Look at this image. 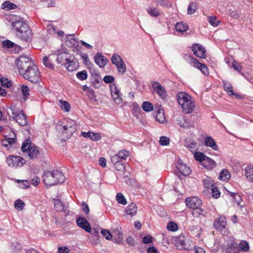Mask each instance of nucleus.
Returning a JSON list of instances; mask_svg holds the SVG:
<instances>
[{"label": "nucleus", "instance_id": "nucleus-1", "mask_svg": "<svg viewBox=\"0 0 253 253\" xmlns=\"http://www.w3.org/2000/svg\"><path fill=\"white\" fill-rule=\"evenodd\" d=\"M65 176L61 172L57 170L46 171L42 176L44 183L46 186H53L62 183L65 180Z\"/></svg>", "mask_w": 253, "mask_h": 253}, {"label": "nucleus", "instance_id": "nucleus-2", "mask_svg": "<svg viewBox=\"0 0 253 253\" xmlns=\"http://www.w3.org/2000/svg\"><path fill=\"white\" fill-rule=\"evenodd\" d=\"M192 99V97L185 92H179L177 95L178 103L185 114H189L194 110L195 104Z\"/></svg>", "mask_w": 253, "mask_h": 253}, {"label": "nucleus", "instance_id": "nucleus-3", "mask_svg": "<svg viewBox=\"0 0 253 253\" xmlns=\"http://www.w3.org/2000/svg\"><path fill=\"white\" fill-rule=\"evenodd\" d=\"M35 64L31 58L26 55H21L15 61V65L21 75L25 71Z\"/></svg>", "mask_w": 253, "mask_h": 253}, {"label": "nucleus", "instance_id": "nucleus-4", "mask_svg": "<svg viewBox=\"0 0 253 253\" xmlns=\"http://www.w3.org/2000/svg\"><path fill=\"white\" fill-rule=\"evenodd\" d=\"M21 75L22 76L25 80L31 83H37L40 80L41 73L39 71L38 66L36 64H34Z\"/></svg>", "mask_w": 253, "mask_h": 253}, {"label": "nucleus", "instance_id": "nucleus-5", "mask_svg": "<svg viewBox=\"0 0 253 253\" xmlns=\"http://www.w3.org/2000/svg\"><path fill=\"white\" fill-rule=\"evenodd\" d=\"M55 54L57 55L56 62L58 64L65 65L73 58V55L68 52L67 49H58Z\"/></svg>", "mask_w": 253, "mask_h": 253}, {"label": "nucleus", "instance_id": "nucleus-6", "mask_svg": "<svg viewBox=\"0 0 253 253\" xmlns=\"http://www.w3.org/2000/svg\"><path fill=\"white\" fill-rule=\"evenodd\" d=\"M10 22L12 26V29L15 33L23 29L24 26L26 27L28 24L25 20L22 17L16 15L12 16Z\"/></svg>", "mask_w": 253, "mask_h": 253}, {"label": "nucleus", "instance_id": "nucleus-7", "mask_svg": "<svg viewBox=\"0 0 253 253\" xmlns=\"http://www.w3.org/2000/svg\"><path fill=\"white\" fill-rule=\"evenodd\" d=\"M65 121L66 122V124L63 126L62 133H66L67 137H70L77 129L76 122L69 118L66 119Z\"/></svg>", "mask_w": 253, "mask_h": 253}, {"label": "nucleus", "instance_id": "nucleus-8", "mask_svg": "<svg viewBox=\"0 0 253 253\" xmlns=\"http://www.w3.org/2000/svg\"><path fill=\"white\" fill-rule=\"evenodd\" d=\"M16 33L17 36L21 40L27 42H31L32 40L33 33L31 29L28 25L26 27Z\"/></svg>", "mask_w": 253, "mask_h": 253}, {"label": "nucleus", "instance_id": "nucleus-9", "mask_svg": "<svg viewBox=\"0 0 253 253\" xmlns=\"http://www.w3.org/2000/svg\"><path fill=\"white\" fill-rule=\"evenodd\" d=\"M6 162L10 167L18 168L23 166L26 161L20 156L11 155L7 157Z\"/></svg>", "mask_w": 253, "mask_h": 253}, {"label": "nucleus", "instance_id": "nucleus-10", "mask_svg": "<svg viewBox=\"0 0 253 253\" xmlns=\"http://www.w3.org/2000/svg\"><path fill=\"white\" fill-rule=\"evenodd\" d=\"M214 227L217 230H220L221 233L225 235L227 233V229L226 228V219L225 216H220L218 220L213 222Z\"/></svg>", "mask_w": 253, "mask_h": 253}, {"label": "nucleus", "instance_id": "nucleus-11", "mask_svg": "<svg viewBox=\"0 0 253 253\" xmlns=\"http://www.w3.org/2000/svg\"><path fill=\"white\" fill-rule=\"evenodd\" d=\"M152 87L162 99H164L167 98L168 96L167 91L165 87L159 82L157 81L153 82L152 83Z\"/></svg>", "mask_w": 253, "mask_h": 253}, {"label": "nucleus", "instance_id": "nucleus-12", "mask_svg": "<svg viewBox=\"0 0 253 253\" xmlns=\"http://www.w3.org/2000/svg\"><path fill=\"white\" fill-rule=\"evenodd\" d=\"M186 206L190 209H195L200 208L202 206V201L197 197L187 198L185 200Z\"/></svg>", "mask_w": 253, "mask_h": 253}, {"label": "nucleus", "instance_id": "nucleus-13", "mask_svg": "<svg viewBox=\"0 0 253 253\" xmlns=\"http://www.w3.org/2000/svg\"><path fill=\"white\" fill-rule=\"evenodd\" d=\"M65 43L67 46L73 47L77 50H79V41L75 37L74 34L67 35L65 37Z\"/></svg>", "mask_w": 253, "mask_h": 253}, {"label": "nucleus", "instance_id": "nucleus-14", "mask_svg": "<svg viewBox=\"0 0 253 253\" xmlns=\"http://www.w3.org/2000/svg\"><path fill=\"white\" fill-rule=\"evenodd\" d=\"M110 90L112 97L114 99L115 102L118 104H121L123 102V99L121 97V92L117 88V85L115 84L111 85Z\"/></svg>", "mask_w": 253, "mask_h": 253}, {"label": "nucleus", "instance_id": "nucleus-15", "mask_svg": "<svg viewBox=\"0 0 253 253\" xmlns=\"http://www.w3.org/2000/svg\"><path fill=\"white\" fill-rule=\"evenodd\" d=\"M192 50L196 56L200 58H205L206 51L203 45L199 43H194L192 47Z\"/></svg>", "mask_w": 253, "mask_h": 253}, {"label": "nucleus", "instance_id": "nucleus-16", "mask_svg": "<svg viewBox=\"0 0 253 253\" xmlns=\"http://www.w3.org/2000/svg\"><path fill=\"white\" fill-rule=\"evenodd\" d=\"M12 114L14 119L20 126H24L27 124V116L22 111L13 112Z\"/></svg>", "mask_w": 253, "mask_h": 253}, {"label": "nucleus", "instance_id": "nucleus-17", "mask_svg": "<svg viewBox=\"0 0 253 253\" xmlns=\"http://www.w3.org/2000/svg\"><path fill=\"white\" fill-rule=\"evenodd\" d=\"M95 63L100 67L104 68L107 64V58L101 52H97L94 57Z\"/></svg>", "mask_w": 253, "mask_h": 253}, {"label": "nucleus", "instance_id": "nucleus-18", "mask_svg": "<svg viewBox=\"0 0 253 253\" xmlns=\"http://www.w3.org/2000/svg\"><path fill=\"white\" fill-rule=\"evenodd\" d=\"M176 167L179 172L184 176L189 175L191 172L190 168L183 163L181 160L178 161Z\"/></svg>", "mask_w": 253, "mask_h": 253}, {"label": "nucleus", "instance_id": "nucleus-19", "mask_svg": "<svg viewBox=\"0 0 253 253\" xmlns=\"http://www.w3.org/2000/svg\"><path fill=\"white\" fill-rule=\"evenodd\" d=\"M77 224L87 232H91V227L89 222L84 217H79L76 220Z\"/></svg>", "mask_w": 253, "mask_h": 253}, {"label": "nucleus", "instance_id": "nucleus-20", "mask_svg": "<svg viewBox=\"0 0 253 253\" xmlns=\"http://www.w3.org/2000/svg\"><path fill=\"white\" fill-rule=\"evenodd\" d=\"M137 208L135 204L131 203L125 209V214L132 217L137 213Z\"/></svg>", "mask_w": 253, "mask_h": 253}, {"label": "nucleus", "instance_id": "nucleus-21", "mask_svg": "<svg viewBox=\"0 0 253 253\" xmlns=\"http://www.w3.org/2000/svg\"><path fill=\"white\" fill-rule=\"evenodd\" d=\"M82 135L84 138H89L91 140L97 141L101 138L99 133L93 132L91 131L82 132Z\"/></svg>", "mask_w": 253, "mask_h": 253}, {"label": "nucleus", "instance_id": "nucleus-22", "mask_svg": "<svg viewBox=\"0 0 253 253\" xmlns=\"http://www.w3.org/2000/svg\"><path fill=\"white\" fill-rule=\"evenodd\" d=\"M66 69L70 72H72L76 70L78 66V63L77 60L76 59L75 56L73 55V58L67 63L66 65H65Z\"/></svg>", "mask_w": 253, "mask_h": 253}, {"label": "nucleus", "instance_id": "nucleus-23", "mask_svg": "<svg viewBox=\"0 0 253 253\" xmlns=\"http://www.w3.org/2000/svg\"><path fill=\"white\" fill-rule=\"evenodd\" d=\"M202 165L207 169H211L215 168L216 163L210 158L207 157L205 160L201 164Z\"/></svg>", "mask_w": 253, "mask_h": 253}, {"label": "nucleus", "instance_id": "nucleus-24", "mask_svg": "<svg viewBox=\"0 0 253 253\" xmlns=\"http://www.w3.org/2000/svg\"><path fill=\"white\" fill-rule=\"evenodd\" d=\"M204 143L206 146L210 147L214 150H217L218 149L215 141L210 136H208L205 138Z\"/></svg>", "mask_w": 253, "mask_h": 253}, {"label": "nucleus", "instance_id": "nucleus-25", "mask_svg": "<svg viewBox=\"0 0 253 253\" xmlns=\"http://www.w3.org/2000/svg\"><path fill=\"white\" fill-rule=\"evenodd\" d=\"M191 59L193 60L192 62H194L195 65L200 70V71L205 75H208L209 74L208 69L207 67L203 63L198 62L195 58L192 57Z\"/></svg>", "mask_w": 253, "mask_h": 253}, {"label": "nucleus", "instance_id": "nucleus-26", "mask_svg": "<svg viewBox=\"0 0 253 253\" xmlns=\"http://www.w3.org/2000/svg\"><path fill=\"white\" fill-rule=\"evenodd\" d=\"M16 142L15 137L13 138H7L1 141L2 145L5 147L7 150H9L12 145L15 144Z\"/></svg>", "mask_w": 253, "mask_h": 253}, {"label": "nucleus", "instance_id": "nucleus-27", "mask_svg": "<svg viewBox=\"0 0 253 253\" xmlns=\"http://www.w3.org/2000/svg\"><path fill=\"white\" fill-rule=\"evenodd\" d=\"M156 119V120L160 123H162L164 122L165 120V117L164 115V110L162 109L159 108L156 113L154 115Z\"/></svg>", "mask_w": 253, "mask_h": 253}, {"label": "nucleus", "instance_id": "nucleus-28", "mask_svg": "<svg viewBox=\"0 0 253 253\" xmlns=\"http://www.w3.org/2000/svg\"><path fill=\"white\" fill-rule=\"evenodd\" d=\"M28 156L31 159H34L37 158L40 154L38 147L35 145H33L31 148L29 150Z\"/></svg>", "mask_w": 253, "mask_h": 253}, {"label": "nucleus", "instance_id": "nucleus-29", "mask_svg": "<svg viewBox=\"0 0 253 253\" xmlns=\"http://www.w3.org/2000/svg\"><path fill=\"white\" fill-rule=\"evenodd\" d=\"M157 5L169 8L171 7V3L169 0H152Z\"/></svg>", "mask_w": 253, "mask_h": 253}, {"label": "nucleus", "instance_id": "nucleus-30", "mask_svg": "<svg viewBox=\"0 0 253 253\" xmlns=\"http://www.w3.org/2000/svg\"><path fill=\"white\" fill-rule=\"evenodd\" d=\"M245 175L248 180L253 182V166L250 165L246 168Z\"/></svg>", "mask_w": 253, "mask_h": 253}, {"label": "nucleus", "instance_id": "nucleus-31", "mask_svg": "<svg viewBox=\"0 0 253 253\" xmlns=\"http://www.w3.org/2000/svg\"><path fill=\"white\" fill-rule=\"evenodd\" d=\"M147 13L153 17H158L160 15V12L157 8L150 6L146 9Z\"/></svg>", "mask_w": 253, "mask_h": 253}, {"label": "nucleus", "instance_id": "nucleus-32", "mask_svg": "<svg viewBox=\"0 0 253 253\" xmlns=\"http://www.w3.org/2000/svg\"><path fill=\"white\" fill-rule=\"evenodd\" d=\"M222 85L227 94L229 95H231V94H234L231 84L230 82L223 80L222 81Z\"/></svg>", "mask_w": 253, "mask_h": 253}, {"label": "nucleus", "instance_id": "nucleus-33", "mask_svg": "<svg viewBox=\"0 0 253 253\" xmlns=\"http://www.w3.org/2000/svg\"><path fill=\"white\" fill-rule=\"evenodd\" d=\"M230 177L229 171L227 169H224L220 172L218 179L223 181H227Z\"/></svg>", "mask_w": 253, "mask_h": 253}, {"label": "nucleus", "instance_id": "nucleus-34", "mask_svg": "<svg viewBox=\"0 0 253 253\" xmlns=\"http://www.w3.org/2000/svg\"><path fill=\"white\" fill-rule=\"evenodd\" d=\"M193 211L192 212V215L195 217H199L202 216L205 217L207 212L204 210L198 208L197 209H193Z\"/></svg>", "mask_w": 253, "mask_h": 253}, {"label": "nucleus", "instance_id": "nucleus-35", "mask_svg": "<svg viewBox=\"0 0 253 253\" xmlns=\"http://www.w3.org/2000/svg\"><path fill=\"white\" fill-rule=\"evenodd\" d=\"M175 30L179 32H184L188 29L187 24H184L182 22H177L175 25Z\"/></svg>", "mask_w": 253, "mask_h": 253}, {"label": "nucleus", "instance_id": "nucleus-36", "mask_svg": "<svg viewBox=\"0 0 253 253\" xmlns=\"http://www.w3.org/2000/svg\"><path fill=\"white\" fill-rule=\"evenodd\" d=\"M32 146L31 140L30 139H26L22 143L21 150L23 152H28L29 150Z\"/></svg>", "mask_w": 253, "mask_h": 253}, {"label": "nucleus", "instance_id": "nucleus-37", "mask_svg": "<svg viewBox=\"0 0 253 253\" xmlns=\"http://www.w3.org/2000/svg\"><path fill=\"white\" fill-rule=\"evenodd\" d=\"M54 209L58 212L62 211L64 209V206L62 202L58 199H53Z\"/></svg>", "mask_w": 253, "mask_h": 253}, {"label": "nucleus", "instance_id": "nucleus-38", "mask_svg": "<svg viewBox=\"0 0 253 253\" xmlns=\"http://www.w3.org/2000/svg\"><path fill=\"white\" fill-rule=\"evenodd\" d=\"M17 5L9 1H5L1 5L2 9H6L7 10H12L15 9Z\"/></svg>", "mask_w": 253, "mask_h": 253}, {"label": "nucleus", "instance_id": "nucleus-39", "mask_svg": "<svg viewBox=\"0 0 253 253\" xmlns=\"http://www.w3.org/2000/svg\"><path fill=\"white\" fill-rule=\"evenodd\" d=\"M229 193L230 196L233 198L234 202L236 203L238 206L242 207L240 205V203L242 201V199L241 196L235 193L231 192L230 191H228Z\"/></svg>", "mask_w": 253, "mask_h": 253}, {"label": "nucleus", "instance_id": "nucleus-40", "mask_svg": "<svg viewBox=\"0 0 253 253\" xmlns=\"http://www.w3.org/2000/svg\"><path fill=\"white\" fill-rule=\"evenodd\" d=\"M115 66H116L117 71L120 74L123 75L126 72V65L124 61Z\"/></svg>", "mask_w": 253, "mask_h": 253}, {"label": "nucleus", "instance_id": "nucleus-41", "mask_svg": "<svg viewBox=\"0 0 253 253\" xmlns=\"http://www.w3.org/2000/svg\"><path fill=\"white\" fill-rule=\"evenodd\" d=\"M129 154L130 153L128 151L124 149L120 150L117 155L120 159V160H126L129 155Z\"/></svg>", "mask_w": 253, "mask_h": 253}, {"label": "nucleus", "instance_id": "nucleus-42", "mask_svg": "<svg viewBox=\"0 0 253 253\" xmlns=\"http://www.w3.org/2000/svg\"><path fill=\"white\" fill-rule=\"evenodd\" d=\"M113 64L116 65L123 61L122 57L117 53L114 54L111 59Z\"/></svg>", "mask_w": 253, "mask_h": 253}, {"label": "nucleus", "instance_id": "nucleus-43", "mask_svg": "<svg viewBox=\"0 0 253 253\" xmlns=\"http://www.w3.org/2000/svg\"><path fill=\"white\" fill-rule=\"evenodd\" d=\"M143 110L146 112H150L153 109V104L148 101H144L142 104Z\"/></svg>", "mask_w": 253, "mask_h": 253}, {"label": "nucleus", "instance_id": "nucleus-44", "mask_svg": "<svg viewBox=\"0 0 253 253\" xmlns=\"http://www.w3.org/2000/svg\"><path fill=\"white\" fill-rule=\"evenodd\" d=\"M59 105L62 110L67 112L70 111V105L67 101L60 100Z\"/></svg>", "mask_w": 253, "mask_h": 253}, {"label": "nucleus", "instance_id": "nucleus-45", "mask_svg": "<svg viewBox=\"0 0 253 253\" xmlns=\"http://www.w3.org/2000/svg\"><path fill=\"white\" fill-rule=\"evenodd\" d=\"M203 182L204 186L207 189H209L211 187V188L212 186L214 185L213 181L211 177L208 176H207L206 178L203 180Z\"/></svg>", "mask_w": 253, "mask_h": 253}, {"label": "nucleus", "instance_id": "nucleus-46", "mask_svg": "<svg viewBox=\"0 0 253 253\" xmlns=\"http://www.w3.org/2000/svg\"><path fill=\"white\" fill-rule=\"evenodd\" d=\"M11 249L13 253H19L21 250L22 246L20 244L15 242L11 245Z\"/></svg>", "mask_w": 253, "mask_h": 253}, {"label": "nucleus", "instance_id": "nucleus-47", "mask_svg": "<svg viewBox=\"0 0 253 253\" xmlns=\"http://www.w3.org/2000/svg\"><path fill=\"white\" fill-rule=\"evenodd\" d=\"M20 90L24 98H27L30 94L29 87L25 84H22L20 86Z\"/></svg>", "mask_w": 253, "mask_h": 253}, {"label": "nucleus", "instance_id": "nucleus-48", "mask_svg": "<svg viewBox=\"0 0 253 253\" xmlns=\"http://www.w3.org/2000/svg\"><path fill=\"white\" fill-rule=\"evenodd\" d=\"M116 200L118 203L123 205H125L127 204L126 199L121 193H119L117 194Z\"/></svg>", "mask_w": 253, "mask_h": 253}, {"label": "nucleus", "instance_id": "nucleus-49", "mask_svg": "<svg viewBox=\"0 0 253 253\" xmlns=\"http://www.w3.org/2000/svg\"><path fill=\"white\" fill-rule=\"evenodd\" d=\"M206 156L204 153L202 152H197L194 154L195 159L200 162L201 164L203 163V162L205 160Z\"/></svg>", "mask_w": 253, "mask_h": 253}, {"label": "nucleus", "instance_id": "nucleus-50", "mask_svg": "<svg viewBox=\"0 0 253 253\" xmlns=\"http://www.w3.org/2000/svg\"><path fill=\"white\" fill-rule=\"evenodd\" d=\"M115 234V236H117L116 239V243L118 244H121L122 243L124 240V235L123 233L119 230H117L114 232Z\"/></svg>", "mask_w": 253, "mask_h": 253}, {"label": "nucleus", "instance_id": "nucleus-51", "mask_svg": "<svg viewBox=\"0 0 253 253\" xmlns=\"http://www.w3.org/2000/svg\"><path fill=\"white\" fill-rule=\"evenodd\" d=\"M43 65L49 69H53L54 66L47 56H44L42 59Z\"/></svg>", "mask_w": 253, "mask_h": 253}, {"label": "nucleus", "instance_id": "nucleus-52", "mask_svg": "<svg viewBox=\"0 0 253 253\" xmlns=\"http://www.w3.org/2000/svg\"><path fill=\"white\" fill-rule=\"evenodd\" d=\"M76 76L78 79L81 81L85 80L87 78V73L86 71L83 70L77 73Z\"/></svg>", "mask_w": 253, "mask_h": 253}, {"label": "nucleus", "instance_id": "nucleus-53", "mask_svg": "<svg viewBox=\"0 0 253 253\" xmlns=\"http://www.w3.org/2000/svg\"><path fill=\"white\" fill-rule=\"evenodd\" d=\"M46 31L49 34L54 35L56 33L57 27L52 24H48L47 25Z\"/></svg>", "mask_w": 253, "mask_h": 253}, {"label": "nucleus", "instance_id": "nucleus-54", "mask_svg": "<svg viewBox=\"0 0 253 253\" xmlns=\"http://www.w3.org/2000/svg\"><path fill=\"white\" fill-rule=\"evenodd\" d=\"M0 82L1 85L4 87L9 88L12 85L11 82L10 80H8L7 78H0Z\"/></svg>", "mask_w": 253, "mask_h": 253}, {"label": "nucleus", "instance_id": "nucleus-55", "mask_svg": "<svg viewBox=\"0 0 253 253\" xmlns=\"http://www.w3.org/2000/svg\"><path fill=\"white\" fill-rule=\"evenodd\" d=\"M239 246L240 249L244 252H247L249 250V244L245 241H241L239 244Z\"/></svg>", "mask_w": 253, "mask_h": 253}, {"label": "nucleus", "instance_id": "nucleus-56", "mask_svg": "<svg viewBox=\"0 0 253 253\" xmlns=\"http://www.w3.org/2000/svg\"><path fill=\"white\" fill-rule=\"evenodd\" d=\"M197 7L196 3L192 2L188 7L187 13L188 14L192 15L195 12Z\"/></svg>", "mask_w": 253, "mask_h": 253}, {"label": "nucleus", "instance_id": "nucleus-57", "mask_svg": "<svg viewBox=\"0 0 253 253\" xmlns=\"http://www.w3.org/2000/svg\"><path fill=\"white\" fill-rule=\"evenodd\" d=\"M18 183H19V187L22 189H26L30 187V183L27 180H18Z\"/></svg>", "mask_w": 253, "mask_h": 253}, {"label": "nucleus", "instance_id": "nucleus-58", "mask_svg": "<svg viewBox=\"0 0 253 253\" xmlns=\"http://www.w3.org/2000/svg\"><path fill=\"white\" fill-rule=\"evenodd\" d=\"M25 206V203L20 199L17 200L14 203V207L15 209L18 210H22Z\"/></svg>", "mask_w": 253, "mask_h": 253}, {"label": "nucleus", "instance_id": "nucleus-59", "mask_svg": "<svg viewBox=\"0 0 253 253\" xmlns=\"http://www.w3.org/2000/svg\"><path fill=\"white\" fill-rule=\"evenodd\" d=\"M211 188L213 197L215 199L218 198L220 196V192L217 187L214 185Z\"/></svg>", "mask_w": 253, "mask_h": 253}, {"label": "nucleus", "instance_id": "nucleus-60", "mask_svg": "<svg viewBox=\"0 0 253 253\" xmlns=\"http://www.w3.org/2000/svg\"><path fill=\"white\" fill-rule=\"evenodd\" d=\"M101 233L102 236L108 240H111L112 238L113 235L109 231L106 229H102Z\"/></svg>", "mask_w": 253, "mask_h": 253}, {"label": "nucleus", "instance_id": "nucleus-61", "mask_svg": "<svg viewBox=\"0 0 253 253\" xmlns=\"http://www.w3.org/2000/svg\"><path fill=\"white\" fill-rule=\"evenodd\" d=\"M170 139L167 136H162L160 137L159 143L162 146H166L169 144Z\"/></svg>", "mask_w": 253, "mask_h": 253}, {"label": "nucleus", "instance_id": "nucleus-62", "mask_svg": "<svg viewBox=\"0 0 253 253\" xmlns=\"http://www.w3.org/2000/svg\"><path fill=\"white\" fill-rule=\"evenodd\" d=\"M238 244L235 239H231L227 244V247L228 250H233L237 248Z\"/></svg>", "mask_w": 253, "mask_h": 253}, {"label": "nucleus", "instance_id": "nucleus-63", "mask_svg": "<svg viewBox=\"0 0 253 253\" xmlns=\"http://www.w3.org/2000/svg\"><path fill=\"white\" fill-rule=\"evenodd\" d=\"M167 229L169 231H175L177 230L178 226L174 222H169L167 225Z\"/></svg>", "mask_w": 253, "mask_h": 253}, {"label": "nucleus", "instance_id": "nucleus-64", "mask_svg": "<svg viewBox=\"0 0 253 253\" xmlns=\"http://www.w3.org/2000/svg\"><path fill=\"white\" fill-rule=\"evenodd\" d=\"M15 43L10 40H6L3 41L2 42V45L3 47H6L7 48H10L13 47Z\"/></svg>", "mask_w": 253, "mask_h": 253}]
</instances>
